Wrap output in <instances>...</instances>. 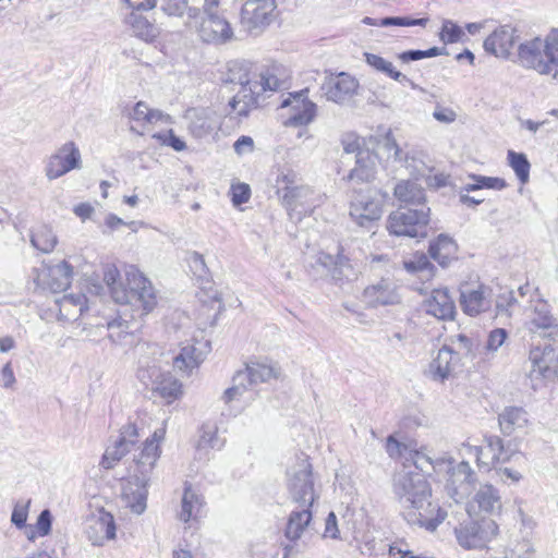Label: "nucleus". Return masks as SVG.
Masks as SVG:
<instances>
[{
	"label": "nucleus",
	"mask_w": 558,
	"mask_h": 558,
	"mask_svg": "<svg viewBox=\"0 0 558 558\" xmlns=\"http://www.w3.org/2000/svg\"><path fill=\"white\" fill-rule=\"evenodd\" d=\"M407 447L402 442L398 441L392 435L388 436L386 440V451L390 458H399L402 456L403 450Z\"/></svg>",
	"instance_id": "64"
},
{
	"label": "nucleus",
	"mask_w": 558,
	"mask_h": 558,
	"mask_svg": "<svg viewBox=\"0 0 558 558\" xmlns=\"http://www.w3.org/2000/svg\"><path fill=\"white\" fill-rule=\"evenodd\" d=\"M364 56L366 63L374 70L381 72L398 82L408 81L405 75L395 70L390 61L375 53L366 52Z\"/></svg>",
	"instance_id": "47"
},
{
	"label": "nucleus",
	"mask_w": 558,
	"mask_h": 558,
	"mask_svg": "<svg viewBox=\"0 0 558 558\" xmlns=\"http://www.w3.org/2000/svg\"><path fill=\"white\" fill-rule=\"evenodd\" d=\"M126 23L130 26L132 34L145 43H153L160 35V28L154 22L140 13L132 12L128 16Z\"/></svg>",
	"instance_id": "35"
},
{
	"label": "nucleus",
	"mask_w": 558,
	"mask_h": 558,
	"mask_svg": "<svg viewBox=\"0 0 558 558\" xmlns=\"http://www.w3.org/2000/svg\"><path fill=\"white\" fill-rule=\"evenodd\" d=\"M519 39L518 31L510 25H502L496 28L485 40V51L498 57L508 58Z\"/></svg>",
	"instance_id": "25"
},
{
	"label": "nucleus",
	"mask_w": 558,
	"mask_h": 558,
	"mask_svg": "<svg viewBox=\"0 0 558 558\" xmlns=\"http://www.w3.org/2000/svg\"><path fill=\"white\" fill-rule=\"evenodd\" d=\"M287 487L292 502L313 506L319 495L315 488L312 464L306 457L300 458L287 471Z\"/></svg>",
	"instance_id": "10"
},
{
	"label": "nucleus",
	"mask_w": 558,
	"mask_h": 558,
	"mask_svg": "<svg viewBox=\"0 0 558 558\" xmlns=\"http://www.w3.org/2000/svg\"><path fill=\"white\" fill-rule=\"evenodd\" d=\"M312 507L296 505L295 509L291 511L284 530V536L289 541H299L310 527L313 520Z\"/></svg>",
	"instance_id": "31"
},
{
	"label": "nucleus",
	"mask_w": 558,
	"mask_h": 558,
	"mask_svg": "<svg viewBox=\"0 0 558 558\" xmlns=\"http://www.w3.org/2000/svg\"><path fill=\"white\" fill-rule=\"evenodd\" d=\"M445 53L444 48L433 47L427 50H408L398 54V59L403 63L417 61L424 58H433Z\"/></svg>",
	"instance_id": "57"
},
{
	"label": "nucleus",
	"mask_w": 558,
	"mask_h": 558,
	"mask_svg": "<svg viewBox=\"0 0 558 558\" xmlns=\"http://www.w3.org/2000/svg\"><path fill=\"white\" fill-rule=\"evenodd\" d=\"M137 378L167 403L173 402L183 395L180 380L169 372L161 371L159 365H141L137 371Z\"/></svg>",
	"instance_id": "12"
},
{
	"label": "nucleus",
	"mask_w": 558,
	"mask_h": 558,
	"mask_svg": "<svg viewBox=\"0 0 558 558\" xmlns=\"http://www.w3.org/2000/svg\"><path fill=\"white\" fill-rule=\"evenodd\" d=\"M166 436V422L155 429L151 437L147 438L141 451L134 457L133 464L129 468V480L122 487V500L132 512L141 514L146 509L147 484L153 470L160 457L159 445Z\"/></svg>",
	"instance_id": "2"
},
{
	"label": "nucleus",
	"mask_w": 558,
	"mask_h": 558,
	"mask_svg": "<svg viewBox=\"0 0 558 558\" xmlns=\"http://www.w3.org/2000/svg\"><path fill=\"white\" fill-rule=\"evenodd\" d=\"M138 429L135 424H126L121 428L119 437L108 446L101 460L105 469H112L137 442Z\"/></svg>",
	"instance_id": "20"
},
{
	"label": "nucleus",
	"mask_w": 558,
	"mask_h": 558,
	"mask_svg": "<svg viewBox=\"0 0 558 558\" xmlns=\"http://www.w3.org/2000/svg\"><path fill=\"white\" fill-rule=\"evenodd\" d=\"M518 59L522 66L558 80V28H553L544 38L535 37L520 44Z\"/></svg>",
	"instance_id": "4"
},
{
	"label": "nucleus",
	"mask_w": 558,
	"mask_h": 558,
	"mask_svg": "<svg viewBox=\"0 0 558 558\" xmlns=\"http://www.w3.org/2000/svg\"><path fill=\"white\" fill-rule=\"evenodd\" d=\"M363 300L371 306L393 305L401 301L399 288L391 278H381L364 289Z\"/></svg>",
	"instance_id": "23"
},
{
	"label": "nucleus",
	"mask_w": 558,
	"mask_h": 558,
	"mask_svg": "<svg viewBox=\"0 0 558 558\" xmlns=\"http://www.w3.org/2000/svg\"><path fill=\"white\" fill-rule=\"evenodd\" d=\"M187 129L196 138L211 134L219 125L217 113L209 108H191L184 114Z\"/></svg>",
	"instance_id": "24"
},
{
	"label": "nucleus",
	"mask_w": 558,
	"mask_h": 558,
	"mask_svg": "<svg viewBox=\"0 0 558 558\" xmlns=\"http://www.w3.org/2000/svg\"><path fill=\"white\" fill-rule=\"evenodd\" d=\"M502 511L499 490L492 484H482L475 492L469 508L470 514L498 515Z\"/></svg>",
	"instance_id": "22"
},
{
	"label": "nucleus",
	"mask_w": 558,
	"mask_h": 558,
	"mask_svg": "<svg viewBox=\"0 0 558 558\" xmlns=\"http://www.w3.org/2000/svg\"><path fill=\"white\" fill-rule=\"evenodd\" d=\"M496 474L502 483H518L522 480V474L507 466L495 468Z\"/></svg>",
	"instance_id": "62"
},
{
	"label": "nucleus",
	"mask_w": 558,
	"mask_h": 558,
	"mask_svg": "<svg viewBox=\"0 0 558 558\" xmlns=\"http://www.w3.org/2000/svg\"><path fill=\"white\" fill-rule=\"evenodd\" d=\"M72 266L62 260L48 269L47 286L52 292L64 291L71 284Z\"/></svg>",
	"instance_id": "42"
},
{
	"label": "nucleus",
	"mask_w": 558,
	"mask_h": 558,
	"mask_svg": "<svg viewBox=\"0 0 558 558\" xmlns=\"http://www.w3.org/2000/svg\"><path fill=\"white\" fill-rule=\"evenodd\" d=\"M130 118L142 125H149L159 121H168L169 117L160 110L150 109L145 102L138 101L130 113Z\"/></svg>",
	"instance_id": "45"
},
{
	"label": "nucleus",
	"mask_w": 558,
	"mask_h": 558,
	"mask_svg": "<svg viewBox=\"0 0 558 558\" xmlns=\"http://www.w3.org/2000/svg\"><path fill=\"white\" fill-rule=\"evenodd\" d=\"M32 245L43 253H50L56 247L58 240L49 226L43 225L34 229L31 235Z\"/></svg>",
	"instance_id": "44"
},
{
	"label": "nucleus",
	"mask_w": 558,
	"mask_h": 558,
	"mask_svg": "<svg viewBox=\"0 0 558 558\" xmlns=\"http://www.w3.org/2000/svg\"><path fill=\"white\" fill-rule=\"evenodd\" d=\"M499 526L494 519L471 520L454 529L458 544L464 549L486 547L498 535Z\"/></svg>",
	"instance_id": "13"
},
{
	"label": "nucleus",
	"mask_w": 558,
	"mask_h": 558,
	"mask_svg": "<svg viewBox=\"0 0 558 558\" xmlns=\"http://www.w3.org/2000/svg\"><path fill=\"white\" fill-rule=\"evenodd\" d=\"M459 363V353L444 345L429 363L427 374L433 380L442 383L453 374Z\"/></svg>",
	"instance_id": "26"
},
{
	"label": "nucleus",
	"mask_w": 558,
	"mask_h": 558,
	"mask_svg": "<svg viewBox=\"0 0 558 558\" xmlns=\"http://www.w3.org/2000/svg\"><path fill=\"white\" fill-rule=\"evenodd\" d=\"M199 3V15L193 19L192 24L198 37L207 44H226L233 38V29L229 21L219 12L220 0H192Z\"/></svg>",
	"instance_id": "5"
},
{
	"label": "nucleus",
	"mask_w": 558,
	"mask_h": 558,
	"mask_svg": "<svg viewBox=\"0 0 558 558\" xmlns=\"http://www.w3.org/2000/svg\"><path fill=\"white\" fill-rule=\"evenodd\" d=\"M507 159L521 183L525 184L530 179L531 163L523 153L508 150Z\"/></svg>",
	"instance_id": "50"
},
{
	"label": "nucleus",
	"mask_w": 558,
	"mask_h": 558,
	"mask_svg": "<svg viewBox=\"0 0 558 558\" xmlns=\"http://www.w3.org/2000/svg\"><path fill=\"white\" fill-rule=\"evenodd\" d=\"M357 87L359 83L353 76L341 72L328 76L322 85V90L327 100L344 104L355 95Z\"/></svg>",
	"instance_id": "21"
},
{
	"label": "nucleus",
	"mask_w": 558,
	"mask_h": 558,
	"mask_svg": "<svg viewBox=\"0 0 558 558\" xmlns=\"http://www.w3.org/2000/svg\"><path fill=\"white\" fill-rule=\"evenodd\" d=\"M31 500L17 501L11 514V522L17 527L22 529L26 524L28 508Z\"/></svg>",
	"instance_id": "59"
},
{
	"label": "nucleus",
	"mask_w": 558,
	"mask_h": 558,
	"mask_svg": "<svg viewBox=\"0 0 558 558\" xmlns=\"http://www.w3.org/2000/svg\"><path fill=\"white\" fill-rule=\"evenodd\" d=\"M225 439L218 435V428L216 426L205 425L201 430L197 449L199 451L208 449L220 450L225 446Z\"/></svg>",
	"instance_id": "48"
},
{
	"label": "nucleus",
	"mask_w": 558,
	"mask_h": 558,
	"mask_svg": "<svg viewBox=\"0 0 558 558\" xmlns=\"http://www.w3.org/2000/svg\"><path fill=\"white\" fill-rule=\"evenodd\" d=\"M258 89H253L252 81L241 82L240 90L229 101L231 112L238 117H246L251 109L257 105Z\"/></svg>",
	"instance_id": "33"
},
{
	"label": "nucleus",
	"mask_w": 558,
	"mask_h": 558,
	"mask_svg": "<svg viewBox=\"0 0 558 558\" xmlns=\"http://www.w3.org/2000/svg\"><path fill=\"white\" fill-rule=\"evenodd\" d=\"M104 281L116 303L134 305L142 310L144 315L150 313L157 305L155 288L149 279L135 268L126 271L124 283L118 268L108 266L104 271Z\"/></svg>",
	"instance_id": "3"
},
{
	"label": "nucleus",
	"mask_w": 558,
	"mask_h": 558,
	"mask_svg": "<svg viewBox=\"0 0 558 558\" xmlns=\"http://www.w3.org/2000/svg\"><path fill=\"white\" fill-rule=\"evenodd\" d=\"M317 262L329 270L336 281L352 280L357 277V270L339 248L336 255L320 252Z\"/></svg>",
	"instance_id": "28"
},
{
	"label": "nucleus",
	"mask_w": 558,
	"mask_h": 558,
	"mask_svg": "<svg viewBox=\"0 0 558 558\" xmlns=\"http://www.w3.org/2000/svg\"><path fill=\"white\" fill-rule=\"evenodd\" d=\"M242 377H246L250 386L260 383L269 381L272 378H278L280 375V367L277 364H267L263 362H252L246 365Z\"/></svg>",
	"instance_id": "37"
},
{
	"label": "nucleus",
	"mask_w": 558,
	"mask_h": 558,
	"mask_svg": "<svg viewBox=\"0 0 558 558\" xmlns=\"http://www.w3.org/2000/svg\"><path fill=\"white\" fill-rule=\"evenodd\" d=\"M107 330L109 331L108 337L113 342H118L122 340L124 335L133 332L131 320L124 318L121 314L119 315V318L107 324Z\"/></svg>",
	"instance_id": "53"
},
{
	"label": "nucleus",
	"mask_w": 558,
	"mask_h": 558,
	"mask_svg": "<svg viewBox=\"0 0 558 558\" xmlns=\"http://www.w3.org/2000/svg\"><path fill=\"white\" fill-rule=\"evenodd\" d=\"M81 167L82 158L78 147L74 142H68L48 158L45 174L48 180H56Z\"/></svg>",
	"instance_id": "16"
},
{
	"label": "nucleus",
	"mask_w": 558,
	"mask_h": 558,
	"mask_svg": "<svg viewBox=\"0 0 558 558\" xmlns=\"http://www.w3.org/2000/svg\"><path fill=\"white\" fill-rule=\"evenodd\" d=\"M428 23L427 17L413 19L410 16H388L379 19L380 27L388 26H422L425 27Z\"/></svg>",
	"instance_id": "56"
},
{
	"label": "nucleus",
	"mask_w": 558,
	"mask_h": 558,
	"mask_svg": "<svg viewBox=\"0 0 558 558\" xmlns=\"http://www.w3.org/2000/svg\"><path fill=\"white\" fill-rule=\"evenodd\" d=\"M377 170V156L369 149L359 150L355 167L349 172L347 179L360 183L375 179Z\"/></svg>",
	"instance_id": "32"
},
{
	"label": "nucleus",
	"mask_w": 558,
	"mask_h": 558,
	"mask_svg": "<svg viewBox=\"0 0 558 558\" xmlns=\"http://www.w3.org/2000/svg\"><path fill=\"white\" fill-rule=\"evenodd\" d=\"M524 329L531 338L539 337L558 343V319L551 314L549 304L535 291L525 310Z\"/></svg>",
	"instance_id": "9"
},
{
	"label": "nucleus",
	"mask_w": 558,
	"mask_h": 558,
	"mask_svg": "<svg viewBox=\"0 0 558 558\" xmlns=\"http://www.w3.org/2000/svg\"><path fill=\"white\" fill-rule=\"evenodd\" d=\"M435 474L444 482L445 492L456 502L464 500L471 494L476 481L469 462L462 460L456 463L449 453H444L436 462Z\"/></svg>",
	"instance_id": "6"
},
{
	"label": "nucleus",
	"mask_w": 558,
	"mask_h": 558,
	"mask_svg": "<svg viewBox=\"0 0 558 558\" xmlns=\"http://www.w3.org/2000/svg\"><path fill=\"white\" fill-rule=\"evenodd\" d=\"M464 36L463 29L452 22L451 20H445L439 34L440 40L445 44H454L461 41Z\"/></svg>",
	"instance_id": "55"
},
{
	"label": "nucleus",
	"mask_w": 558,
	"mask_h": 558,
	"mask_svg": "<svg viewBox=\"0 0 558 558\" xmlns=\"http://www.w3.org/2000/svg\"><path fill=\"white\" fill-rule=\"evenodd\" d=\"M485 444L487 449V454L484 452L483 448L478 446H472L469 442H463L460 448V454L462 458L465 457H474L477 465L480 468H487L488 470L495 464L498 463H507L512 459L515 461L524 460L523 453L515 450H510L504 445V441L500 437L496 435H490L485 437Z\"/></svg>",
	"instance_id": "11"
},
{
	"label": "nucleus",
	"mask_w": 558,
	"mask_h": 558,
	"mask_svg": "<svg viewBox=\"0 0 558 558\" xmlns=\"http://www.w3.org/2000/svg\"><path fill=\"white\" fill-rule=\"evenodd\" d=\"M430 221V208L401 207L392 211L387 219V229L391 234L409 238H426Z\"/></svg>",
	"instance_id": "8"
},
{
	"label": "nucleus",
	"mask_w": 558,
	"mask_h": 558,
	"mask_svg": "<svg viewBox=\"0 0 558 558\" xmlns=\"http://www.w3.org/2000/svg\"><path fill=\"white\" fill-rule=\"evenodd\" d=\"M440 459L441 456L434 458L426 447H422L420 450H415L411 453V460L415 469L420 470L422 474L429 473V471L435 473L436 462Z\"/></svg>",
	"instance_id": "51"
},
{
	"label": "nucleus",
	"mask_w": 558,
	"mask_h": 558,
	"mask_svg": "<svg viewBox=\"0 0 558 558\" xmlns=\"http://www.w3.org/2000/svg\"><path fill=\"white\" fill-rule=\"evenodd\" d=\"M403 265L408 272L418 274L421 279H428L433 276L434 266L423 253L415 254L412 258L404 260Z\"/></svg>",
	"instance_id": "49"
},
{
	"label": "nucleus",
	"mask_w": 558,
	"mask_h": 558,
	"mask_svg": "<svg viewBox=\"0 0 558 558\" xmlns=\"http://www.w3.org/2000/svg\"><path fill=\"white\" fill-rule=\"evenodd\" d=\"M500 430L504 435H511L517 430L524 429L527 426V413L518 407L506 408L498 417Z\"/></svg>",
	"instance_id": "36"
},
{
	"label": "nucleus",
	"mask_w": 558,
	"mask_h": 558,
	"mask_svg": "<svg viewBox=\"0 0 558 558\" xmlns=\"http://www.w3.org/2000/svg\"><path fill=\"white\" fill-rule=\"evenodd\" d=\"M458 246L456 242L446 234H440L430 244L429 254L440 266H447L457 258Z\"/></svg>",
	"instance_id": "39"
},
{
	"label": "nucleus",
	"mask_w": 558,
	"mask_h": 558,
	"mask_svg": "<svg viewBox=\"0 0 558 558\" xmlns=\"http://www.w3.org/2000/svg\"><path fill=\"white\" fill-rule=\"evenodd\" d=\"M87 299L84 294H65L56 303L59 307V319L76 320L86 310Z\"/></svg>",
	"instance_id": "38"
},
{
	"label": "nucleus",
	"mask_w": 558,
	"mask_h": 558,
	"mask_svg": "<svg viewBox=\"0 0 558 558\" xmlns=\"http://www.w3.org/2000/svg\"><path fill=\"white\" fill-rule=\"evenodd\" d=\"M210 347L208 341H201L195 338L183 342L179 353L173 357V366L177 371L191 375L205 361Z\"/></svg>",
	"instance_id": "18"
},
{
	"label": "nucleus",
	"mask_w": 558,
	"mask_h": 558,
	"mask_svg": "<svg viewBox=\"0 0 558 558\" xmlns=\"http://www.w3.org/2000/svg\"><path fill=\"white\" fill-rule=\"evenodd\" d=\"M275 0H246L241 10V24L250 33H259L271 22Z\"/></svg>",
	"instance_id": "17"
},
{
	"label": "nucleus",
	"mask_w": 558,
	"mask_h": 558,
	"mask_svg": "<svg viewBox=\"0 0 558 558\" xmlns=\"http://www.w3.org/2000/svg\"><path fill=\"white\" fill-rule=\"evenodd\" d=\"M508 331L504 328H495L489 331L484 347L487 356L494 355L507 341Z\"/></svg>",
	"instance_id": "54"
},
{
	"label": "nucleus",
	"mask_w": 558,
	"mask_h": 558,
	"mask_svg": "<svg viewBox=\"0 0 558 558\" xmlns=\"http://www.w3.org/2000/svg\"><path fill=\"white\" fill-rule=\"evenodd\" d=\"M474 183H468L464 186L466 192L476 191L481 189H489L500 191L507 186V182L501 178L495 177H484V175H473L472 177Z\"/></svg>",
	"instance_id": "52"
},
{
	"label": "nucleus",
	"mask_w": 558,
	"mask_h": 558,
	"mask_svg": "<svg viewBox=\"0 0 558 558\" xmlns=\"http://www.w3.org/2000/svg\"><path fill=\"white\" fill-rule=\"evenodd\" d=\"M276 190L282 205L289 211L307 214L316 206V195L312 189L298 184L296 173L289 168L279 170Z\"/></svg>",
	"instance_id": "7"
},
{
	"label": "nucleus",
	"mask_w": 558,
	"mask_h": 558,
	"mask_svg": "<svg viewBox=\"0 0 558 558\" xmlns=\"http://www.w3.org/2000/svg\"><path fill=\"white\" fill-rule=\"evenodd\" d=\"M557 343H545L535 345L530 350L529 361L531 368L530 378L533 379H553L558 373V348Z\"/></svg>",
	"instance_id": "15"
},
{
	"label": "nucleus",
	"mask_w": 558,
	"mask_h": 558,
	"mask_svg": "<svg viewBox=\"0 0 558 558\" xmlns=\"http://www.w3.org/2000/svg\"><path fill=\"white\" fill-rule=\"evenodd\" d=\"M281 86V82L279 78H277L274 74H271L269 71L266 73L260 74L259 81H252V87L253 89H258V95L262 92L271 90L275 92L279 89Z\"/></svg>",
	"instance_id": "58"
},
{
	"label": "nucleus",
	"mask_w": 558,
	"mask_h": 558,
	"mask_svg": "<svg viewBox=\"0 0 558 558\" xmlns=\"http://www.w3.org/2000/svg\"><path fill=\"white\" fill-rule=\"evenodd\" d=\"M393 492L402 507L404 519L412 525L435 531L446 519V511L430 500L432 489L424 474L405 469L393 480Z\"/></svg>",
	"instance_id": "1"
},
{
	"label": "nucleus",
	"mask_w": 558,
	"mask_h": 558,
	"mask_svg": "<svg viewBox=\"0 0 558 558\" xmlns=\"http://www.w3.org/2000/svg\"><path fill=\"white\" fill-rule=\"evenodd\" d=\"M489 290L484 286H477L476 288L465 287L461 289L460 303L463 311L475 316L481 312L489 308Z\"/></svg>",
	"instance_id": "30"
},
{
	"label": "nucleus",
	"mask_w": 558,
	"mask_h": 558,
	"mask_svg": "<svg viewBox=\"0 0 558 558\" xmlns=\"http://www.w3.org/2000/svg\"><path fill=\"white\" fill-rule=\"evenodd\" d=\"M307 89H303L282 100L281 108H290L287 125L304 126L310 124L316 116V105L307 99Z\"/></svg>",
	"instance_id": "19"
},
{
	"label": "nucleus",
	"mask_w": 558,
	"mask_h": 558,
	"mask_svg": "<svg viewBox=\"0 0 558 558\" xmlns=\"http://www.w3.org/2000/svg\"><path fill=\"white\" fill-rule=\"evenodd\" d=\"M242 375L241 371L236 372L232 379V386L222 393L221 399L226 404L233 401H251L254 399V393H250L246 397L252 386L248 385L246 377H242Z\"/></svg>",
	"instance_id": "43"
},
{
	"label": "nucleus",
	"mask_w": 558,
	"mask_h": 558,
	"mask_svg": "<svg viewBox=\"0 0 558 558\" xmlns=\"http://www.w3.org/2000/svg\"><path fill=\"white\" fill-rule=\"evenodd\" d=\"M153 137L161 141L162 144L171 146L177 151H181L186 147L185 143L181 138L177 137L171 130L165 134L156 133Z\"/></svg>",
	"instance_id": "60"
},
{
	"label": "nucleus",
	"mask_w": 558,
	"mask_h": 558,
	"mask_svg": "<svg viewBox=\"0 0 558 558\" xmlns=\"http://www.w3.org/2000/svg\"><path fill=\"white\" fill-rule=\"evenodd\" d=\"M86 534L95 546H102L107 541L113 539L116 537L113 515L105 510H100L89 520Z\"/></svg>",
	"instance_id": "27"
},
{
	"label": "nucleus",
	"mask_w": 558,
	"mask_h": 558,
	"mask_svg": "<svg viewBox=\"0 0 558 558\" xmlns=\"http://www.w3.org/2000/svg\"><path fill=\"white\" fill-rule=\"evenodd\" d=\"M384 202L372 189L354 190L350 198L349 215L361 227H369L380 219Z\"/></svg>",
	"instance_id": "14"
},
{
	"label": "nucleus",
	"mask_w": 558,
	"mask_h": 558,
	"mask_svg": "<svg viewBox=\"0 0 558 558\" xmlns=\"http://www.w3.org/2000/svg\"><path fill=\"white\" fill-rule=\"evenodd\" d=\"M393 195L399 202L414 206L413 208L427 205L424 189L415 180L399 181L393 189Z\"/></svg>",
	"instance_id": "34"
},
{
	"label": "nucleus",
	"mask_w": 558,
	"mask_h": 558,
	"mask_svg": "<svg viewBox=\"0 0 558 558\" xmlns=\"http://www.w3.org/2000/svg\"><path fill=\"white\" fill-rule=\"evenodd\" d=\"M203 506V497L194 490L191 485L186 484L181 501L180 520L185 523L191 520H196L201 514Z\"/></svg>",
	"instance_id": "40"
},
{
	"label": "nucleus",
	"mask_w": 558,
	"mask_h": 558,
	"mask_svg": "<svg viewBox=\"0 0 558 558\" xmlns=\"http://www.w3.org/2000/svg\"><path fill=\"white\" fill-rule=\"evenodd\" d=\"M160 10L168 16H182L187 10L185 24H192L193 19L199 15V3L192 0H160Z\"/></svg>",
	"instance_id": "41"
},
{
	"label": "nucleus",
	"mask_w": 558,
	"mask_h": 558,
	"mask_svg": "<svg viewBox=\"0 0 558 558\" xmlns=\"http://www.w3.org/2000/svg\"><path fill=\"white\" fill-rule=\"evenodd\" d=\"M424 310L438 319H452L456 313L454 302L447 289H435L425 300Z\"/></svg>",
	"instance_id": "29"
},
{
	"label": "nucleus",
	"mask_w": 558,
	"mask_h": 558,
	"mask_svg": "<svg viewBox=\"0 0 558 558\" xmlns=\"http://www.w3.org/2000/svg\"><path fill=\"white\" fill-rule=\"evenodd\" d=\"M400 162H403L409 174L415 181L423 179L427 172H432V168L425 163L423 154L420 151H408L402 155V160Z\"/></svg>",
	"instance_id": "46"
},
{
	"label": "nucleus",
	"mask_w": 558,
	"mask_h": 558,
	"mask_svg": "<svg viewBox=\"0 0 558 558\" xmlns=\"http://www.w3.org/2000/svg\"><path fill=\"white\" fill-rule=\"evenodd\" d=\"M232 192V203L234 206L242 205L246 203L250 198V187L246 184H236L231 189Z\"/></svg>",
	"instance_id": "61"
},
{
	"label": "nucleus",
	"mask_w": 558,
	"mask_h": 558,
	"mask_svg": "<svg viewBox=\"0 0 558 558\" xmlns=\"http://www.w3.org/2000/svg\"><path fill=\"white\" fill-rule=\"evenodd\" d=\"M426 182V185L430 189H439L446 186L448 184L449 177L442 172L432 173L427 172L423 178Z\"/></svg>",
	"instance_id": "63"
}]
</instances>
